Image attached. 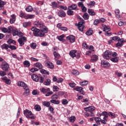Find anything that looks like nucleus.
Wrapping results in <instances>:
<instances>
[{
    "mask_svg": "<svg viewBox=\"0 0 126 126\" xmlns=\"http://www.w3.org/2000/svg\"><path fill=\"white\" fill-rule=\"evenodd\" d=\"M76 53H77V50H73L70 51L69 52V55L73 59L74 58L76 57Z\"/></svg>",
    "mask_w": 126,
    "mask_h": 126,
    "instance_id": "17",
    "label": "nucleus"
},
{
    "mask_svg": "<svg viewBox=\"0 0 126 126\" xmlns=\"http://www.w3.org/2000/svg\"><path fill=\"white\" fill-rule=\"evenodd\" d=\"M103 59L105 60H110L112 58V51L106 50L102 55Z\"/></svg>",
    "mask_w": 126,
    "mask_h": 126,
    "instance_id": "4",
    "label": "nucleus"
},
{
    "mask_svg": "<svg viewBox=\"0 0 126 126\" xmlns=\"http://www.w3.org/2000/svg\"><path fill=\"white\" fill-rule=\"evenodd\" d=\"M48 31H49V30L45 25L40 29V32H41V33H44V34L48 33Z\"/></svg>",
    "mask_w": 126,
    "mask_h": 126,
    "instance_id": "19",
    "label": "nucleus"
},
{
    "mask_svg": "<svg viewBox=\"0 0 126 126\" xmlns=\"http://www.w3.org/2000/svg\"><path fill=\"white\" fill-rule=\"evenodd\" d=\"M118 42L116 44L115 47L119 49V48L123 47V43L124 42V39H120L118 40Z\"/></svg>",
    "mask_w": 126,
    "mask_h": 126,
    "instance_id": "15",
    "label": "nucleus"
},
{
    "mask_svg": "<svg viewBox=\"0 0 126 126\" xmlns=\"http://www.w3.org/2000/svg\"><path fill=\"white\" fill-rule=\"evenodd\" d=\"M83 18H84V19H85V20H88L89 19V16L88 15V13H85L83 15Z\"/></svg>",
    "mask_w": 126,
    "mask_h": 126,
    "instance_id": "43",
    "label": "nucleus"
},
{
    "mask_svg": "<svg viewBox=\"0 0 126 126\" xmlns=\"http://www.w3.org/2000/svg\"><path fill=\"white\" fill-rule=\"evenodd\" d=\"M120 39H121V38H120V37L119 36H116L112 37V40H113V41H119Z\"/></svg>",
    "mask_w": 126,
    "mask_h": 126,
    "instance_id": "55",
    "label": "nucleus"
},
{
    "mask_svg": "<svg viewBox=\"0 0 126 126\" xmlns=\"http://www.w3.org/2000/svg\"><path fill=\"white\" fill-rule=\"evenodd\" d=\"M26 11L28 12H31L33 10V7L32 6H28L26 8Z\"/></svg>",
    "mask_w": 126,
    "mask_h": 126,
    "instance_id": "41",
    "label": "nucleus"
},
{
    "mask_svg": "<svg viewBox=\"0 0 126 126\" xmlns=\"http://www.w3.org/2000/svg\"><path fill=\"white\" fill-rule=\"evenodd\" d=\"M88 5H89V6H94V5H95V1H91L89 2V3L88 4Z\"/></svg>",
    "mask_w": 126,
    "mask_h": 126,
    "instance_id": "57",
    "label": "nucleus"
},
{
    "mask_svg": "<svg viewBox=\"0 0 126 126\" xmlns=\"http://www.w3.org/2000/svg\"><path fill=\"white\" fill-rule=\"evenodd\" d=\"M94 120L98 126H100V125H101L100 123V122H101V118L99 117H95Z\"/></svg>",
    "mask_w": 126,
    "mask_h": 126,
    "instance_id": "31",
    "label": "nucleus"
},
{
    "mask_svg": "<svg viewBox=\"0 0 126 126\" xmlns=\"http://www.w3.org/2000/svg\"><path fill=\"white\" fill-rule=\"evenodd\" d=\"M57 83H62V82H63V79L62 78H60L57 79Z\"/></svg>",
    "mask_w": 126,
    "mask_h": 126,
    "instance_id": "64",
    "label": "nucleus"
},
{
    "mask_svg": "<svg viewBox=\"0 0 126 126\" xmlns=\"http://www.w3.org/2000/svg\"><path fill=\"white\" fill-rule=\"evenodd\" d=\"M40 71L41 72V73H42V74H46L47 75H49V74H50V73H49V72L44 69H41L40 70Z\"/></svg>",
    "mask_w": 126,
    "mask_h": 126,
    "instance_id": "36",
    "label": "nucleus"
},
{
    "mask_svg": "<svg viewBox=\"0 0 126 126\" xmlns=\"http://www.w3.org/2000/svg\"><path fill=\"white\" fill-rule=\"evenodd\" d=\"M54 93V92H48L47 93H46V94H45V96L46 97H49V96H51V95H52V94Z\"/></svg>",
    "mask_w": 126,
    "mask_h": 126,
    "instance_id": "58",
    "label": "nucleus"
},
{
    "mask_svg": "<svg viewBox=\"0 0 126 126\" xmlns=\"http://www.w3.org/2000/svg\"><path fill=\"white\" fill-rule=\"evenodd\" d=\"M44 85H50V84H51V80L49 79H46L44 82Z\"/></svg>",
    "mask_w": 126,
    "mask_h": 126,
    "instance_id": "44",
    "label": "nucleus"
},
{
    "mask_svg": "<svg viewBox=\"0 0 126 126\" xmlns=\"http://www.w3.org/2000/svg\"><path fill=\"white\" fill-rule=\"evenodd\" d=\"M42 105L44 106V107H49L51 105V103L49 101H44L42 102Z\"/></svg>",
    "mask_w": 126,
    "mask_h": 126,
    "instance_id": "30",
    "label": "nucleus"
},
{
    "mask_svg": "<svg viewBox=\"0 0 126 126\" xmlns=\"http://www.w3.org/2000/svg\"><path fill=\"white\" fill-rule=\"evenodd\" d=\"M99 23H100V20L96 19L94 20V25L95 26H96V25H98Z\"/></svg>",
    "mask_w": 126,
    "mask_h": 126,
    "instance_id": "63",
    "label": "nucleus"
},
{
    "mask_svg": "<svg viewBox=\"0 0 126 126\" xmlns=\"http://www.w3.org/2000/svg\"><path fill=\"white\" fill-rule=\"evenodd\" d=\"M81 8L82 12H86L87 11V8H86V7H85V6H84V5Z\"/></svg>",
    "mask_w": 126,
    "mask_h": 126,
    "instance_id": "59",
    "label": "nucleus"
},
{
    "mask_svg": "<svg viewBox=\"0 0 126 126\" xmlns=\"http://www.w3.org/2000/svg\"><path fill=\"white\" fill-rule=\"evenodd\" d=\"M24 115L27 119H31V120H34L36 118V117L32 114V112L28 109L24 110Z\"/></svg>",
    "mask_w": 126,
    "mask_h": 126,
    "instance_id": "3",
    "label": "nucleus"
},
{
    "mask_svg": "<svg viewBox=\"0 0 126 126\" xmlns=\"http://www.w3.org/2000/svg\"><path fill=\"white\" fill-rule=\"evenodd\" d=\"M57 14L59 17H65L66 16V14L65 13V12L62 10H60L58 11Z\"/></svg>",
    "mask_w": 126,
    "mask_h": 126,
    "instance_id": "13",
    "label": "nucleus"
},
{
    "mask_svg": "<svg viewBox=\"0 0 126 126\" xmlns=\"http://www.w3.org/2000/svg\"><path fill=\"white\" fill-rule=\"evenodd\" d=\"M57 94L58 96H63V95H64V92H62V91L59 92L57 93Z\"/></svg>",
    "mask_w": 126,
    "mask_h": 126,
    "instance_id": "60",
    "label": "nucleus"
},
{
    "mask_svg": "<svg viewBox=\"0 0 126 126\" xmlns=\"http://www.w3.org/2000/svg\"><path fill=\"white\" fill-rule=\"evenodd\" d=\"M98 60V56L96 55H93V57L91 59V61L92 62H97Z\"/></svg>",
    "mask_w": 126,
    "mask_h": 126,
    "instance_id": "37",
    "label": "nucleus"
},
{
    "mask_svg": "<svg viewBox=\"0 0 126 126\" xmlns=\"http://www.w3.org/2000/svg\"><path fill=\"white\" fill-rule=\"evenodd\" d=\"M30 47L32 48V49H36L37 47V43L35 42H32L30 44Z\"/></svg>",
    "mask_w": 126,
    "mask_h": 126,
    "instance_id": "40",
    "label": "nucleus"
},
{
    "mask_svg": "<svg viewBox=\"0 0 126 126\" xmlns=\"http://www.w3.org/2000/svg\"><path fill=\"white\" fill-rule=\"evenodd\" d=\"M66 39L67 41H69L70 43H74L75 42V36L73 35H69L66 37Z\"/></svg>",
    "mask_w": 126,
    "mask_h": 126,
    "instance_id": "10",
    "label": "nucleus"
},
{
    "mask_svg": "<svg viewBox=\"0 0 126 126\" xmlns=\"http://www.w3.org/2000/svg\"><path fill=\"white\" fill-rule=\"evenodd\" d=\"M69 121L70 123H74L75 121V117L72 116L69 118Z\"/></svg>",
    "mask_w": 126,
    "mask_h": 126,
    "instance_id": "50",
    "label": "nucleus"
},
{
    "mask_svg": "<svg viewBox=\"0 0 126 126\" xmlns=\"http://www.w3.org/2000/svg\"><path fill=\"white\" fill-rule=\"evenodd\" d=\"M45 66L48 68H50V69H54V68H55V65H54V63L48 60L45 61Z\"/></svg>",
    "mask_w": 126,
    "mask_h": 126,
    "instance_id": "6",
    "label": "nucleus"
},
{
    "mask_svg": "<svg viewBox=\"0 0 126 126\" xmlns=\"http://www.w3.org/2000/svg\"><path fill=\"white\" fill-rule=\"evenodd\" d=\"M34 66L35 67H37L38 68H39V69L42 68V67H43V65H42V64H41V63H36L35 64H34Z\"/></svg>",
    "mask_w": 126,
    "mask_h": 126,
    "instance_id": "38",
    "label": "nucleus"
},
{
    "mask_svg": "<svg viewBox=\"0 0 126 126\" xmlns=\"http://www.w3.org/2000/svg\"><path fill=\"white\" fill-rule=\"evenodd\" d=\"M5 75H6V72L5 71H0V76H1L2 77H3Z\"/></svg>",
    "mask_w": 126,
    "mask_h": 126,
    "instance_id": "48",
    "label": "nucleus"
},
{
    "mask_svg": "<svg viewBox=\"0 0 126 126\" xmlns=\"http://www.w3.org/2000/svg\"><path fill=\"white\" fill-rule=\"evenodd\" d=\"M76 8H77V5L76 4H72L68 7V9H71V10H75Z\"/></svg>",
    "mask_w": 126,
    "mask_h": 126,
    "instance_id": "23",
    "label": "nucleus"
},
{
    "mask_svg": "<svg viewBox=\"0 0 126 126\" xmlns=\"http://www.w3.org/2000/svg\"><path fill=\"white\" fill-rule=\"evenodd\" d=\"M1 68L4 71L7 72L10 68L9 65L7 63H3L2 65H1Z\"/></svg>",
    "mask_w": 126,
    "mask_h": 126,
    "instance_id": "8",
    "label": "nucleus"
},
{
    "mask_svg": "<svg viewBox=\"0 0 126 126\" xmlns=\"http://www.w3.org/2000/svg\"><path fill=\"white\" fill-rule=\"evenodd\" d=\"M71 73L73 74V75H79V72L77 70L74 69L72 70Z\"/></svg>",
    "mask_w": 126,
    "mask_h": 126,
    "instance_id": "46",
    "label": "nucleus"
},
{
    "mask_svg": "<svg viewBox=\"0 0 126 126\" xmlns=\"http://www.w3.org/2000/svg\"><path fill=\"white\" fill-rule=\"evenodd\" d=\"M23 64L24 65H25V66H26V67H29V66H30V62H29V61H25L23 62Z\"/></svg>",
    "mask_w": 126,
    "mask_h": 126,
    "instance_id": "42",
    "label": "nucleus"
},
{
    "mask_svg": "<svg viewBox=\"0 0 126 126\" xmlns=\"http://www.w3.org/2000/svg\"><path fill=\"white\" fill-rule=\"evenodd\" d=\"M51 99H59V95H58V94H53L52 96H51Z\"/></svg>",
    "mask_w": 126,
    "mask_h": 126,
    "instance_id": "52",
    "label": "nucleus"
},
{
    "mask_svg": "<svg viewBox=\"0 0 126 126\" xmlns=\"http://www.w3.org/2000/svg\"><path fill=\"white\" fill-rule=\"evenodd\" d=\"M101 116H104V117H103V120H105L106 122H108V118H109V113H108L106 111H103L100 114V117H101Z\"/></svg>",
    "mask_w": 126,
    "mask_h": 126,
    "instance_id": "12",
    "label": "nucleus"
},
{
    "mask_svg": "<svg viewBox=\"0 0 126 126\" xmlns=\"http://www.w3.org/2000/svg\"><path fill=\"white\" fill-rule=\"evenodd\" d=\"M53 55L55 57V60H56V61L58 60V59H60V58H61V55H60V54L58 53L56 51L54 52Z\"/></svg>",
    "mask_w": 126,
    "mask_h": 126,
    "instance_id": "26",
    "label": "nucleus"
},
{
    "mask_svg": "<svg viewBox=\"0 0 126 126\" xmlns=\"http://www.w3.org/2000/svg\"><path fill=\"white\" fill-rule=\"evenodd\" d=\"M9 48L11 49V50L12 51L13 50H16L17 49V47L14 45H9Z\"/></svg>",
    "mask_w": 126,
    "mask_h": 126,
    "instance_id": "53",
    "label": "nucleus"
},
{
    "mask_svg": "<svg viewBox=\"0 0 126 126\" xmlns=\"http://www.w3.org/2000/svg\"><path fill=\"white\" fill-rule=\"evenodd\" d=\"M11 18L10 19V24H13V23H14L16 20V16L15 15L13 14L11 16Z\"/></svg>",
    "mask_w": 126,
    "mask_h": 126,
    "instance_id": "21",
    "label": "nucleus"
},
{
    "mask_svg": "<svg viewBox=\"0 0 126 126\" xmlns=\"http://www.w3.org/2000/svg\"><path fill=\"white\" fill-rule=\"evenodd\" d=\"M62 104L63 105H66V104H68V101H67V99H63Z\"/></svg>",
    "mask_w": 126,
    "mask_h": 126,
    "instance_id": "62",
    "label": "nucleus"
},
{
    "mask_svg": "<svg viewBox=\"0 0 126 126\" xmlns=\"http://www.w3.org/2000/svg\"><path fill=\"white\" fill-rule=\"evenodd\" d=\"M32 25L31 22H26L23 23V26L25 28H27V27H30Z\"/></svg>",
    "mask_w": 126,
    "mask_h": 126,
    "instance_id": "24",
    "label": "nucleus"
},
{
    "mask_svg": "<svg viewBox=\"0 0 126 126\" xmlns=\"http://www.w3.org/2000/svg\"><path fill=\"white\" fill-rule=\"evenodd\" d=\"M40 92L43 94H46L47 92H50V91H51V89H50V88L45 89V88H42L40 89Z\"/></svg>",
    "mask_w": 126,
    "mask_h": 126,
    "instance_id": "20",
    "label": "nucleus"
},
{
    "mask_svg": "<svg viewBox=\"0 0 126 126\" xmlns=\"http://www.w3.org/2000/svg\"><path fill=\"white\" fill-rule=\"evenodd\" d=\"M88 12L90 14V15H95V12H94V11L92 9H88Z\"/></svg>",
    "mask_w": 126,
    "mask_h": 126,
    "instance_id": "34",
    "label": "nucleus"
},
{
    "mask_svg": "<svg viewBox=\"0 0 126 126\" xmlns=\"http://www.w3.org/2000/svg\"><path fill=\"white\" fill-rule=\"evenodd\" d=\"M7 44H9V45H10V44H13V45H15L16 44V41L15 40L9 39L7 41Z\"/></svg>",
    "mask_w": 126,
    "mask_h": 126,
    "instance_id": "32",
    "label": "nucleus"
},
{
    "mask_svg": "<svg viewBox=\"0 0 126 126\" xmlns=\"http://www.w3.org/2000/svg\"><path fill=\"white\" fill-rule=\"evenodd\" d=\"M86 34L87 36H91L93 34V30L92 29H89L88 31L86 32Z\"/></svg>",
    "mask_w": 126,
    "mask_h": 126,
    "instance_id": "29",
    "label": "nucleus"
},
{
    "mask_svg": "<svg viewBox=\"0 0 126 126\" xmlns=\"http://www.w3.org/2000/svg\"><path fill=\"white\" fill-rule=\"evenodd\" d=\"M32 31H33V34L35 37H44L45 33L41 32V30L37 29V28L33 27L31 29Z\"/></svg>",
    "mask_w": 126,
    "mask_h": 126,
    "instance_id": "2",
    "label": "nucleus"
},
{
    "mask_svg": "<svg viewBox=\"0 0 126 126\" xmlns=\"http://www.w3.org/2000/svg\"><path fill=\"white\" fill-rule=\"evenodd\" d=\"M75 90L76 91H78L79 92H81L83 90V88L80 87H77L75 88Z\"/></svg>",
    "mask_w": 126,
    "mask_h": 126,
    "instance_id": "49",
    "label": "nucleus"
},
{
    "mask_svg": "<svg viewBox=\"0 0 126 126\" xmlns=\"http://www.w3.org/2000/svg\"><path fill=\"white\" fill-rule=\"evenodd\" d=\"M109 117H111V119H115L116 118V114L115 113L110 112L108 113Z\"/></svg>",
    "mask_w": 126,
    "mask_h": 126,
    "instance_id": "39",
    "label": "nucleus"
},
{
    "mask_svg": "<svg viewBox=\"0 0 126 126\" xmlns=\"http://www.w3.org/2000/svg\"><path fill=\"white\" fill-rule=\"evenodd\" d=\"M6 2L2 1L0 2V10H3L4 9V5L6 4Z\"/></svg>",
    "mask_w": 126,
    "mask_h": 126,
    "instance_id": "25",
    "label": "nucleus"
},
{
    "mask_svg": "<svg viewBox=\"0 0 126 126\" xmlns=\"http://www.w3.org/2000/svg\"><path fill=\"white\" fill-rule=\"evenodd\" d=\"M50 102L52 103V104H55V105H59L60 103V100H57L56 99H52L50 100Z\"/></svg>",
    "mask_w": 126,
    "mask_h": 126,
    "instance_id": "35",
    "label": "nucleus"
},
{
    "mask_svg": "<svg viewBox=\"0 0 126 126\" xmlns=\"http://www.w3.org/2000/svg\"><path fill=\"white\" fill-rule=\"evenodd\" d=\"M68 10L67 11V15L71 16L73 15V11L71 9H68Z\"/></svg>",
    "mask_w": 126,
    "mask_h": 126,
    "instance_id": "45",
    "label": "nucleus"
},
{
    "mask_svg": "<svg viewBox=\"0 0 126 126\" xmlns=\"http://www.w3.org/2000/svg\"><path fill=\"white\" fill-rule=\"evenodd\" d=\"M0 30L3 32V33H7L8 30L6 28H2Z\"/></svg>",
    "mask_w": 126,
    "mask_h": 126,
    "instance_id": "56",
    "label": "nucleus"
},
{
    "mask_svg": "<svg viewBox=\"0 0 126 126\" xmlns=\"http://www.w3.org/2000/svg\"><path fill=\"white\" fill-rule=\"evenodd\" d=\"M101 66L104 68H109L111 66V64L106 60H102L101 62Z\"/></svg>",
    "mask_w": 126,
    "mask_h": 126,
    "instance_id": "5",
    "label": "nucleus"
},
{
    "mask_svg": "<svg viewBox=\"0 0 126 126\" xmlns=\"http://www.w3.org/2000/svg\"><path fill=\"white\" fill-rule=\"evenodd\" d=\"M1 48L2 50H7V49L9 48V45L7 44H3L1 45Z\"/></svg>",
    "mask_w": 126,
    "mask_h": 126,
    "instance_id": "27",
    "label": "nucleus"
},
{
    "mask_svg": "<svg viewBox=\"0 0 126 126\" xmlns=\"http://www.w3.org/2000/svg\"><path fill=\"white\" fill-rule=\"evenodd\" d=\"M27 41V39L25 36H22L21 38L18 39V42L20 44L21 47H22L25 43Z\"/></svg>",
    "mask_w": 126,
    "mask_h": 126,
    "instance_id": "7",
    "label": "nucleus"
},
{
    "mask_svg": "<svg viewBox=\"0 0 126 126\" xmlns=\"http://www.w3.org/2000/svg\"><path fill=\"white\" fill-rule=\"evenodd\" d=\"M119 58L118 57H115L114 58H110V61L113 63H118L119 62Z\"/></svg>",
    "mask_w": 126,
    "mask_h": 126,
    "instance_id": "28",
    "label": "nucleus"
},
{
    "mask_svg": "<svg viewBox=\"0 0 126 126\" xmlns=\"http://www.w3.org/2000/svg\"><path fill=\"white\" fill-rule=\"evenodd\" d=\"M34 109L38 112L41 111V106L40 105H35Z\"/></svg>",
    "mask_w": 126,
    "mask_h": 126,
    "instance_id": "47",
    "label": "nucleus"
},
{
    "mask_svg": "<svg viewBox=\"0 0 126 126\" xmlns=\"http://www.w3.org/2000/svg\"><path fill=\"white\" fill-rule=\"evenodd\" d=\"M51 4L53 8H54L55 9H56V8H58V5H59V4H58V3H57V2H52L51 3Z\"/></svg>",
    "mask_w": 126,
    "mask_h": 126,
    "instance_id": "33",
    "label": "nucleus"
},
{
    "mask_svg": "<svg viewBox=\"0 0 126 126\" xmlns=\"http://www.w3.org/2000/svg\"><path fill=\"white\" fill-rule=\"evenodd\" d=\"M35 25L36 26V27L41 29L45 25V24L41 21H37L35 22Z\"/></svg>",
    "mask_w": 126,
    "mask_h": 126,
    "instance_id": "11",
    "label": "nucleus"
},
{
    "mask_svg": "<svg viewBox=\"0 0 126 126\" xmlns=\"http://www.w3.org/2000/svg\"><path fill=\"white\" fill-rule=\"evenodd\" d=\"M87 84H88V81H84L80 83V85H81L82 86H85L87 85Z\"/></svg>",
    "mask_w": 126,
    "mask_h": 126,
    "instance_id": "51",
    "label": "nucleus"
},
{
    "mask_svg": "<svg viewBox=\"0 0 126 126\" xmlns=\"http://www.w3.org/2000/svg\"><path fill=\"white\" fill-rule=\"evenodd\" d=\"M49 111H50L52 114H55V112H54V108L52 106H49L48 108Z\"/></svg>",
    "mask_w": 126,
    "mask_h": 126,
    "instance_id": "61",
    "label": "nucleus"
},
{
    "mask_svg": "<svg viewBox=\"0 0 126 126\" xmlns=\"http://www.w3.org/2000/svg\"><path fill=\"white\" fill-rule=\"evenodd\" d=\"M1 80H3V81H4L5 83L6 84H7L8 85H10V84L11 83V80L10 79L7 78V77L5 76L1 78Z\"/></svg>",
    "mask_w": 126,
    "mask_h": 126,
    "instance_id": "14",
    "label": "nucleus"
},
{
    "mask_svg": "<svg viewBox=\"0 0 126 126\" xmlns=\"http://www.w3.org/2000/svg\"><path fill=\"white\" fill-rule=\"evenodd\" d=\"M86 112H93L95 110V107L92 106L84 108Z\"/></svg>",
    "mask_w": 126,
    "mask_h": 126,
    "instance_id": "18",
    "label": "nucleus"
},
{
    "mask_svg": "<svg viewBox=\"0 0 126 126\" xmlns=\"http://www.w3.org/2000/svg\"><path fill=\"white\" fill-rule=\"evenodd\" d=\"M103 31L104 32H109V31H111V28H108V27L106 26L103 29Z\"/></svg>",
    "mask_w": 126,
    "mask_h": 126,
    "instance_id": "54",
    "label": "nucleus"
},
{
    "mask_svg": "<svg viewBox=\"0 0 126 126\" xmlns=\"http://www.w3.org/2000/svg\"><path fill=\"white\" fill-rule=\"evenodd\" d=\"M65 36L64 34H62L60 36H57V39H58L59 41H61V42H65V40L63 39Z\"/></svg>",
    "mask_w": 126,
    "mask_h": 126,
    "instance_id": "22",
    "label": "nucleus"
},
{
    "mask_svg": "<svg viewBox=\"0 0 126 126\" xmlns=\"http://www.w3.org/2000/svg\"><path fill=\"white\" fill-rule=\"evenodd\" d=\"M75 25L78 27V29L81 32H83V30H84V28H85V26H83V22H79L78 24L76 23Z\"/></svg>",
    "mask_w": 126,
    "mask_h": 126,
    "instance_id": "9",
    "label": "nucleus"
},
{
    "mask_svg": "<svg viewBox=\"0 0 126 126\" xmlns=\"http://www.w3.org/2000/svg\"><path fill=\"white\" fill-rule=\"evenodd\" d=\"M32 79L33 81L35 82H38L39 81V79H40V77L38 75L36 74H33L32 75Z\"/></svg>",
    "mask_w": 126,
    "mask_h": 126,
    "instance_id": "16",
    "label": "nucleus"
},
{
    "mask_svg": "<svg viewBox=\"0 0 126 126\" xmlns=\"http://www.w3.org/2000/svg\"><path fill=\"white\" fill-rule=\"evenodd\" d=\"M17 85L19 87H23V89L25 90V92L23 93V95L25 97H27L30 94V90L28 88V85L23 81H19L18 82Z\"/></svg>",
    "mask_w": 126,
    "mask_h": 126,
    "instance_id": "1",
    "label": "nucleus"
}]
</instances>
